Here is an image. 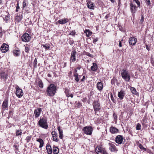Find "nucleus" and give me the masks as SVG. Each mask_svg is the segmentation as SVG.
<instances>
[{"instance_id": "1", "label": "nucleus", "mask_w": 154, "mask_h": 154, "mask_svg": "<svg viewBox=\"0 0 154 154\" xmlns=\"http://www.w3.org/2000/svg\"><path fill=\"white\" fill-rule=\"evenodd\" d=\"M57 88L54 84H51L48 86L46 90V94L49 96H53L56 92Z\"/></svg>"}, {"instance_id": "2", "label": "nucleus", "mask_w": 154, "mask_h": 154, "mask_svg": "<svg viewBox=\"0 0 154 154\" xmlns=\"http://www.w3.org/2000/svg\"><path fill=\"white\" fill-rule=\"evenodd\" d=\"M121 76L122 78L125 81L128 82L130 81L131 77L128 71L125 69H123L122 71Z\"/></svg>"}, {"instance_id": "3", "label": "nucleus", "mask_w": 154, "mask_h": 154, "mask_svg": "<svg viewBox=\"0 0 154 154\" xmlns=\"http://www.w3.org/2000/svg\"><path fill=\"white\" fill-rule=\"evenodd\" d=\"M38 124L40 127L45 129H47L48 128V125L47 120L44 118L40 119L38 123Z\"/></svg>"}, {"instance_id": "4", "label": "nucleus", "mask_w": 154, "mask_h": 154, "mask_svg": "<svg viewBox=\"0 0 154 154\" xmlns=\"http://www.w3.org/2000/svg\"><path fill=\"white\" fill-rule=\"evenodd\" d=\"M93 105L95 112V113L97 114V112H99L101 108L100 104L98 101L94 100L93 102Z\"/></svg>"}, {"instance_id": "5", "label": "nucleus", "mask_w": 154, "mask_h": 154, "mask_svg": "<svg viewBox=\"0 0 154 154\" xmlns=\"http://www.w3.org/2000/svg\"><path fill=\"white\" fill-rule=\"evenodd\" d=\"M83 130L85 134L91 135L92 133L93 129L91 126H85Z\"/></svg>"}, {"instance_id": "6", "label": "nucleus", "mask_w": 154, "mask_h": 154, "mask_svg": "<svg viewBox=\"0 0 154 154\" xmlns=\"http://www.w3.org/2000/svg\"><path fill=\"white\" fill-rule=\"evenodd\" d=\"M15 89L16 90L15 93L17 96L19 98L21 97L23 95L22 90L18 86L15 88Z\"/></svg>"}, {"instance_id": "7", "label": "nucleus", "mask_w": 154, "mask_h": 154, "mask_svg": "<svg viewBox=\"0 0 154 154\" xmlns=\"http://www.w3.org/2000/svg\"><path fill=\"white\" fill-rule=\"evenodd\" d=\"M30 38L29 35L27 33H25L21 37L22 41L25 42H29L30 40Z\"/></svg>"}, {"instance_id": "8", "label": "nucleus", "mask_w": 154, "mask_h": 154, "mask_svg": "<svg viewBox=\"0 0 154 154\" xmlns=\"http://www.w3.org/2000/svg\"><path fill=\"white\" fill-rule=\"evenodd\" d=\"M1 50L3 53H6L9 50V46L5 43H3L0 48Z\"/></svg>"}, {"instance_id": "9", "label": "nucleus", "mask_w": 154, "mask_h": 154, "mask_svg": "<svg viewBox=\"0 0 154 154\" xmlns=\"http://www.w3.org/2000/svg\"><path fill=\"white\" fill-rule=\"evenodd\" d=\"M76 53V51H72L70 57V62H74L76 60L75 55Z\"/></svg>"}, {"instance_id": "10", "label": "nucleus", "mask_w": 154, "mask_h": 154, "mask_svg": "<svg viewBox=\"0 0 154 154\" xmlns=\"http://www.w3.org/2000/svg\"><path fill=\"white\" fill-rule=\"evenodd\" d=\"M42 111V109L40 108H38L34 110V114L35 118H37L39 116Z\"/></svg>"}, {"instance_id": "11", "label": "nucleus", "mask_w": 154, "mask_h": 154, "mask_svg": "<svg viewBox=\"0 0 154 154\" xmlns=\"http://www.w3.org/2000/svg\"><path fill=\"white\" fill-rule=\"evenodd\" d=\"M137 42V39L134 37H131L129 38V44L131 45H134Z\"/></svg>"}, {"instance_id": "12", "label": "nucleus", "mask_w": 154, "mask_h": 154, "mask_svg": "<svg viewBox=\"0 0 154 154\" xmlns=\"http://www.w3.org/2000/svg\"><path fill=\"white\" fill-rule=\"evenodd\" d=\"M123 139V137L122 136L118 135L116 138V142L117 143L121 144L122 142Z\"/></svg>"}, {"instance_id": "13", "label": "nucleus", "mask_w": 154, "mask_h": 154, "mask_svg": "<svg viewBox=\"0 0 154 154\" xmlns=\"http://www.w3.org/2000/svg\"><path fill=\"white\" fill-rule=\"evenodd\" d=\"M109 149L111 152H116L117 151V150L115 145L112 143H109Z\"/></svg>"}, {"instance_id": "14", "label": "nucleus", "mask_w": 154, "mask_h": 154, "mask_svg": "<svg viewBox=\"0 0 154 154\" xmlns=\"http://www.w3.org/2000/svg\"><path fill=\"white\" fill-rule=\"evenodd\" d=\"M130 8L131 13L134 14L137 11V7L135 5L131 3L130 4Z\"/></svg>"}, {"instance_id": "15", "label": "nucleus", "mask_w": 154, "mask_h": 154, "mask_svg": "<svg viewBox=\"0 0 154 154\" xmlns=\"http://www.w3.org/2000/svg\"><path fill=\"white\" fill-rule=\"evenodd\" d=\"M8 100L7 99H5L2 103V110H5L6 108H8Z\"/></svg>"}, {"instance_id": "16", "label": "nucleus", "mask_w": 154, "mask_h": 154, "mask_svg": "<svg viewBox=\"0 0 154 154\" xmlns=\"http://www.w3.org/2000/svg\"><path fill=\"white\" fill-rule=\"evenodd\" d=\"M51 134L52 135L53 140L54 141L57 142L59 139L57 138V133L55 131H53L51 132Z\"/></svg>"}, {"instance_id": "17", "label": "nucleus", "mask_w": 154, "mask_h": 154, "mask_svg": "<svg viewBox=\"0 0 154 154\" xmlns=\"http://www.w3.org/2000/svg\"><path fill=\"white\" fill-rule=\"evenodd\" d=\"M110 131L112 134L117 133L118 132L119 130L116 128L111 127L110 128Z\"/></svg>"}, {"instance_id": "18", "label": "nucleus", "mask_w": 154, "mask_h": 154, "mask_svg": "<svg viewBox=\"0 0 154 154\" xmlns=\"http://www.w3.org/2000/svg\"><path fill=\"white\" fill-rule=\"evenodd\" d=\"M125 93L124 91L121 90L118 93V96L119 98L121 100L123 99L125 96Z\"/></svg>"}, {"instance_id": "19", "label": "nucleus", "mask_w": 154, "mask_h": 154, "mask_svg": "<svg viewBox=\"0 0 154 154\" xmlns=\"http://www.w3.org/2000/svg\"><path fill=\"white\" fill-rule=\"evenodd\" d=\"M57 130L59 131V137L61 139H63V130L62 129H60V127H58L57 128Z\"/></svg>"}, {"instance_id": "20", "label": "nucleus", "mask_w": 154, "mask_h": 154, "mask_svg": "<svg viewBox=\"0 0 154 154\" xmlns=\"http://www.w3.org/2000/svg\"><path fill=\"white\" fill-rule=\"evenodd\" d=\"M87 5L88 7L91 9H94L93 3L91 1H89L87 2Z\"/></svg>"}, {"instance_id": "21", "label": "nucleus", "mask_w": 154, "mask_h": 154, "mask_svg": "<svg viewBox=\"0 0 154 154\" xmlns=\"http://www.w3.org/2000/svg\"><path fill=\"white\" fill-rule=\"evenodd\" d=\"M46 149L48 154H51L52 153V149L50 145H47L46 146Z\"/></svg>"}, {"instance_id": "22", "label": "nucleus", "mask_w": 154, "mask_h": 154, "mask_svg": "<svg viewBox=\"0 0 154 154\" xmlns=\"http://www.w3.org/2000/svg\"><path fill=\"white\" fill-rule=\"evenodd\" d=\"M68 21V20L66 18L63 19L58 21L60 24H64L66 23Z\"/></svg>"}, {"instance_id": "23", "label": "nucleus", "mask_w": 154, "mask_h": 154, "mask_svg": "<svg viewBox=\"0 0 154 154\" xmlns=\"http://www.w3.org/2000/svg\"><path fill=\"white\" fill-rule=\"evenodd\" d=\"M97 87L99 91L103 89V85L102 83L100 82H98L97 85Z\"/></svg>"}, {"instance_id": "24", "label": "nucleus", "mask_w": 154, "mask_h": 154, "mask_svg": "<svg viewBox=\"0 0 154 154\" xmlns=\"http://www.w3.org/2000/svg\"><path fill=\"white\" fill-rule=\"evenodd\" d=\"M36 141L39 142L40 143L39 147L40 148L42 147L44 144V142L43 140L41 138H39Z\"/></svg>"}, {"instance_id": "25", "label": "nucleus", "mask_w": 154, "mask_h": 154, "mask_svg": "<svg viewBox=\"0 0 154 154\" xmlns=\"http://www.w3.org/2000/svg\"><path fill=\"white\" fill-rule=\"evenodd\" d=\"M0 76L2 78L6 79L7 78L8 75L5 72H2L0 73Z\"/></svg>"}, {"instance_id": "26", "label": "nucleus", "mask_w": 154, "mask_h": 154, "mask_svg": "<svg viewBox=\"0 0 154 154\" xmlns=\"http://www.w3.org/2000/svg\"><path fill=\"white\" fill-rule=\"evenodd\" d=\"M53 152L54 154H57L59 152L58 148L55 146H54L53 148Z\"/></svg>"}, {"instance_id": "27", "label": "nucleus", "mask_w": 154, "mask_h": 154, "mask_svg": "<svg viewBox=\"0 0 154 154\" xmlns=\"http://www.w3.org/2000/svg\"><path fill=\"white\" fill-rule=\"evenodd\" d=\"M93 65L91 67V69L92 71H95L97 70V64L94 63H93Z\"/></svg>"}, {"instance_id": "28", "label": "nucleus", "mask_w": 154, "mask_h": 154, "mask_svg": "<svg viewBox=\"0 0 154 154\" xmlns=\"http://www.w3.org/2000/svg\"><path fill=\"white\" fill-rule=\"evenodd\" d=\"M13 53L14 54V55L15 56H18L20 54V50H14L13 51Z\"/></svg>"}, {"instance_id": "29", "label": "nucleus", "mask_w": 154, "mask_h": 154, "mask_svg": "<svg viewBox=\"0 0 154 154\" xmlns=\"http://www.w3.org/2000/svg\"><path fill=\"white\" fill-rule=\"evenodd\" d=\"M130 90L133 94L135 95H137L138 93L136 89L133 87H131Z\"/></svg>"}, {"instance_id": "30", "label": "nucleus", "mask_w": 154, "mask_h": 154, "mask_svg": "<svg viewBox=\"0 0 154 154\" xmlns=\"http://www.w3.org/2000/svg\"><path fill=\"white\" fill-rule=\"evenodd\" d=\"M22 131L20 129L17 130L16 131V136H20L22 134Z\"/></svg>"}, {"instance_id": "31", "label": "nucleus", "mask_w": 154, "mask_h": 154, "mask_svg": "<svg viewBox=\"0 0 154 154\" xmlns=\"http://www.w3.org/2000/svg\"><path fill=\"white\" fill-rule=\"evenodd\" d=\"M85 32L86 34L87 37H89L92 34V32L89 30H86L85 31Z\"/></svg>"}, {"instance_id": "32", "label": "nucleus", "mask_w": 154, "mask_h": 154, "mask_svg": "<svg viewBox=\"0 0 154 154\" xmlns=\"http://www.w3.org/2000/svg\"><path fill=\"white\" fill-rule=\"evenodd\" d=\"M75 77V79L77 82H78L79 80V78L78 76V74L77 73H75L73 75Z\"/></svg>"}, {"instance_id": "33", "label": "nucleus", "mask_w": 154, "mask_h": 154, "mask_svg": "<svg viewBox=\"0 0 154 154\" xmlns=\"http://www.w3.org/2000/svg\"><path fill=\"white\" fill-rule=\"evenodd\" d=\"M22 16H17L16 17V20L18 22H19L21 21L22 19Z\"/></svg>"}, {"instance_id": "34", "label": "nucleus", "mask_w": 154, "mask_h": 154, "mask_svg": "<svg viewBox=\"0 0 154 154\" xmlns=\"http://www.w3.org/2000/svg\"><path fill=\"white\" fill-rule=\"evenodd\" d=\"M34 67L35 68H37V61L36 58H35L33 62Z\"/></svg>"}, {"instance_id": "35", "label": "nucleus", "mask_w": 154, "mask_h": 154, "mask_svg": "<svg viewBox=\"0 0 154 154\" xmlns=\"http://www.w3.org/2000/svg\"><path fill=\"white\" fill-rule=\"evenodd\" d=\"M38 86L41 88L43 87V84L42 80H40L38 82Z\"/></svg>"}, {"instance_id": "36", "label": "nucleus", "mask_w": 154, "mask_h": 154, "mask_svg": "<svg viewBox=\"0 0 154 154\" xmlns=\"http://www.w3.org/2000/svg\"><path fill=\"white\" fill-rule=\"evenodd\" d=\"M75 103H76L75 104V106L77 108H80L82 106L81 103L79 102H76Z\"/></svg>"}, {"instance_id": "37", "label": "nucleus", "mask_w": 154, "mask_h": 154, "mask_svg": "<svg viewBox=\"0 0 154 154\" xmlns=\"http://www.w3.org/2000/svg\"><path fill=\"white\" fill-rule=\"evenodd\" d=\"M65 92L66 94V96L68 97H69V91L68 89H65Z\"/></svg>"}, {"instance_id": "38", "label": "nucleus", "mask_w": 154, "mask_h": 154, "mask_svg": "<svg viewBox=\"0 0 154 154\" xmlns=\"http://www.w3.org/2000/svg\"><path fill=\"white\" fill-rule=\"evenodd\" d=\"M139 148L143 150H144V151H146V149L143 146H142V144H140L139 146H138Z\"/></svg>"}, {"instance_id": "39", "label": "nucleus", "mask_w": 154, "mask_h": 154, "mask_svg": "<svg viewBox=\"0 0 154 154\" xmlns=\"http://www.w3.org/2000/svg\"><path fill=\"white\" fill-rule=\"evenodd\" d=\"M141 127V125L139 123L137 124L136 126V130H140Z\"/></svg>"}, {"instance_id": "40", "label": "nucleus", "mask_w": 154, "mask_h": 154, "mask_svg": "<svg viewBox=\"0 0 154 154\" xmlns=\"http://www.w3.org/2000/svg\"><path fill=\"white\" fill-rule=\"evenodd\" d=\"M4 20L6 21L10 19L9 17L8 16L5 15V17L3 18Z\"/></svg>"}, {"instance_id": "41", "label": "nucleus", "mask_w": 154, "mask_h": 154, "mask_svg": "<svg viewBox=\"0 0 154 154\" xmlns=\"http://www.w3.org/2000/svg\"><path fill=\"white\" fill-rule=\"evenodd\" d=\"M133 1L135 2L138 5V7H140V2L138 0H133Z\"/></svg>"}, {"instance_id": "42", "label": "nucleus", "mask_w": 154, "mask_h": 154, "mask_svg": "<svg viewBox=\"0 0 154 154\" xmlns=\"http://www.w3.org/2000/svg\"><path fill=\"white\" fill-rule=\"evenodd\" d=\"M26 0H24L23 3V8H25L26 6Z\"/></svg>"}, {"instance_id": "43", "label": "nucleus", "mask_w": 154, "mask_h": 154, "mask_svg": "<svg viewBox=\"0 0 154 154\" xmlns=\"http://www.w3.org/2000/svg\"><path fill=\"white\" fill-rule=\"evenodd\" d=\"M85 54L86 55L89 56L93 58L94 57V56L93 55L91 54L90 53L88 52H86L85 53Z\"/></svg>"}, {"instance_id": "44", "label": "nucleus", "mask_w": 154, "mask_h": 154, "mask_svg": "<svg viewBox=\"0 0 154 154\" xmlns=\"http://www.w3.org/2000/svg\"><path fill=\"white\" fill-rule=\"evenodd\" d=\"M31 137L30 136H28L26 137V140L27 143H28L29 141L31 139Z\"/></svg>"}, {"instance_id": "45", "label": "nucleus", "mask_w": 154, "mask_h": 154, "mask_svg": "<svg viewBox=\"0 0 154 154\" xmlns=\"http://www.w3.org/2000/svg\"><path fill=\"white\" fill-rule=\"evenodd\" d=\"M145 1L147 5L149 6L151 4V2L150 0H145Z\"/></svg>"}, {"instance_id": "46", "label": "nucleus", "mask_w": 154, "mask_h": 154, "mask_svg": "<svg viewBox=\"0 0 154 154\" xmlns=\"http://www.w3.org/2000/svg\"><path fill=\"white\" fill-rule=\"evenodd\" d=\"M42 46L46 50H48L49 49L50 47L48 46H46L45 45H43Z\"/></svg>"}, {"instance_id": "47", "label": "nucleus", "mask_w": 154, "mask_h": 154, "mask_svg": "<svg viewBox=\"0 0 154 154\" xmlns=\"http://www.w3.org/2000/svg\"><path fill=\"white\" fill-rule=\"evenodd\" d=\"M29 51V48L27 47H25V51L27 53H28Z\"/></svg>"}, {"instance_id": "48", "label": "nucleus", "mask_w": 154, "mask_h": 154, "mask_svg": "<svg viewBox=\"0 0 154 154\" xmlns=\"http://www.w3.org/2000/svg\"><path fill=\"white\" fill-rule=\"evenodd\" d=\"M111 100L113 102H115V99L113 96L112 94H111Z\"/></svg>"}, {"instance_id": "49", "label": "nucleus", "mask_w": 154, "mask_h": 154, "mask_svg": "<svg viewBox=\"0 0 154 154\" xmlns=\"http://www.w3.org/2000/svg\"><path fill=\"white\" fill-rule=\"evenodd\" d=\"M113 117H114V119H117V115L116 114H115V113H114L113 114Z\"/></svg>"}, {"instance_id": "50", "label": "nucleus", "mask_w": 154, "mask_h": 154, "mask_svg": "<svg viewBox=\"0 0 154 154\" xmlns=\"http://www.w3.org/2000/svg\"><path fill=\"white\" fill-rule=\"evenodd\" d=\"M75 34V32L74 31H72L69 34L70 35H74Z\"/></svg>"}, {"instance_id": "51", "label": "nucleus", "mask_w": 154, "mask_h": 154, "mask_svg": "<svg viewBox=\"0 0 154 154\" xmlns=\"http://www.w3.org/2000/svg\"><path fill=\"white\" fill-rule=\"evenodd\" d=\"M143 21H144V17H143V16L142 15L141 19L140 20V22H141V23H142V22Z\"/></svg>"}, {"instance_id": "52", "label": "nucleus", "mask_w": 154, "mask_h": 154, "mask_svg": "<svg viewBox=\"0 0 154 154\" xmlns=\"http://www.w3.org/2000/svg\"><path fill=\"white\" fill-rule=\"evenodd\" d=\"M98 40V39L97 38H94L93 42V43H95Z\"/></svg>"}, {"instance_id": "53", "label": "nucleus", "mask_w": 154, "mask_h": 154, "mask_svg": "<svg viewBox=\"0 0 154 154\" xmlns=\"http://www.w3.org/2000/svg\"><path fill=\"white\" fill-rule=\"evenodd\" d=\"M119 47H122V42L121 41H119Z\"/></svg>"}, {"instance_id": "54", "label": "nucleus", "mask_w": 154, "mask_h": 154, "mask_svg": "<svg viewBox=\"0 0 154 154\" xmlns=\"http://www.w3.org/2000/svg\"><path fill=\"white\" fill-rule=\"evenodd\" d=\"M3 35L2 32L1 31L0 32V38H1Z\"/></svg>"}, {"instance_id": "55", "label": "nucleus", "mask_w": 154, "mask_h": 154, "mask_svg": "<svg viewBox=\"0 0 154 154\" xmlns=\"http://www.w3.org/2000/svg\"><path fill=\"white\" fill-rule=\"evenodd\" d=\"M109 14H107L105 17V18L106 19H107L109 17Z\"/></svg>"}, {"instance_id": "56", "label": "nucleus", "mask_w": 154, "mask_h": 154, "mask_svg": "<svg viewBox=\"0 0 154 154\" xmlns=\"http://www.w3.org/2000/svg\"><path fill=\"white\" fill-rule=\"evenodd\" d=\"M146 47L147 50L149 51V47L147 45H146Z\"/></svg>"}, {"instance_id": "57", "label": "nucleus", "mask_w": 154, "mask_h": 154, "mask_svg": "<svg viewBox=\"0 0 154 154\" xmlns=\"http://www.w3.org/2000/svg\"><path fill=\"white\" fill-rule=\"evenodd\" d=\"M85 76H83L82 79H81L82 81H84L85 80Z\"/></svg>"}, {"instance_id": "58", "label": "nucleus", "mask_w": 154, "mask_h": 154, "mask_svg": "<svg viewBox=\"0 0 154 154\" xmlns=\"http://www.w3.org/2000/svg\"><path fill=\"white\" fill-rule=\"evenodd\" d=\"M16 8H17V9H19L20 8V7L19 6V4L18 3H17V7H16Z\"/></svg>"}, {"instance_id": "59", "label": "nucleus", "mask_w": 154, "mask_h": 154, "mask_svg": "<svg viewBox=\"0 0 154 154\" xmlns=\"http://www.w3.org/2000/svg\"><path fill=\"white\" fill-rule=\"evenodd\" d=\"M73 95L72 94H69V97H70L71 98L73 97Z\"/></svg>"}, {"instance_id": "60", "label": "nucleus", "mask_w": 154, "mask_h": 154, "mask_svg": "<svg viewBox=\"0 0 154 154\" xmlns=\"http://www.w3.org/2000/svg\"><path fill=\"white\" fill-rule=\"evenodd\" d=\"M47 75L49 77H51V75L50 74H48Z\"/></svg>"}, {"instance_id": "61", "label": "nucleus", "mask_w": 154, "mask_h": 154, "mask_svg": "<svg viewBox=\"0 0 154 154\" xmlns=\"http://www.w3.org/2000/svg\"><path fill=\"white\" fill-rule=\"evenodd\" d=\"M80 68H81V67H80V66H78V67H77V69H79H79H80Z\"/></svg>"}, {"instance_id": "62", "label": "nucleus", "mask_w": 154, "mask_h": 154, "mask_svg": "<svg viewBox=\"0 0 154 154\" xmlns=\"http://www.w3.org/2000/svg\"><path fill=\"white\" fill-rule=\"evenodd\" d=\"M2 4V0H0V5Z\"/></svg>"}, {"instance_id": "63", "label": "nucleus", "mask_w": 154, "mask_h": 154, "mask_svg": "<svg viewBox=\"0 0 154 154\" xmlns=\"http://www.w3.org/2000/svg\"><path fill=\"white\" fill-rule=\"evenodd\" d=\"M112 2H115V0H110Z\"/></svg>"}, {"instance_id": "64", "label": "nucleus", "mask_w": 154, "mask_h": 154, "mask_svg": "<svg viewBox=\"0 0 154 154\" xmlns=\"http://www.w3.org/2000/svg\"><path fill=\"white\" fill-rule=\"evenodd\" d=\"M0 30L1 31H2V28L0 27Z\"/></svg>"}]
</instances>
